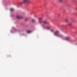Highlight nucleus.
<instances>
[{
	"instance_id": "nucleus-1",
	"label": "nucleus",
	"mask_w": 77,
	"mask_h": 77,
	"mask_svg": "<svg viewBox=\"0 0 77 77\" xmlns=\"http://www.w3.org/2000/svg\"><path fill=\"white\" fill-rule=\"evenodd\" d=\"M16 17L17 19H23V17L19 15H17Z\"/></svg>"
},
{
	"instance_id": "nucleus-2",
	"label": "nucleus",
	"mask_w": 77,
	"mask_h": 77,
	"mask_svg": "<svg viewBox=\"0 0 77 77\" xmlns=\"http://www.w3.org/2000/svg\"><path fill=\"white\" fill-rule=\"evenodd\" d=\"M59 33V31H57L55 32L54 33V35L55 36H58V34Z\"/></svg>"
},
{
	"instance_id": "nucleus-3",
	"label": "nucleus",
	"mask_w": 77,
	"mask_h": 77,
	"mask_svg": "<svg viewBox=\"0 0 77 77\" xmlns=\"http://www.w3.org/2000/svg\"><path fill=\"white\" fill-rule=\"evenodd\" d=\"M69 39H70L69 37H66L64 38V40H69Z\"/></svg>"
},
{
	"instance_id": "nucleus-4",
	"label": "nucleus",
	"mask_w": 77,
	"mask_h": 77,
	"mask_svg": "<svg viewBox=\"0 0 77 77\" xmlns=\"http://www.w3.org/2000/svg\"><path fill=\"white\" fill-rule=\"evenodd\" d=\"M57 17L58 18H59L61 17V14L60 13H58L57 14Z\"/></svg>"
},
{
	"instance_id": "nucleus-5",
	"label": "nucleus",
	"mask_w": 77,
	"mask_h": 77,
	"mask_svg": "<svg viewBox=\"0 0 77 77\" xmlns=\"http://www.w3.org/2000/svg\"><path fill=\"white\" fill-rule=\"evenodd\" d=\"M28 0H24L23 1V3H27Z\"/></svg>"
},
{
	"instance_id": "nucleus-6",
	"label": "nucleus",
	"mask_w": 77,
	"mask_h": 77,
	"mask_svg": "<svg viewBox=\"0 0 77 77\" xmlns=\"http://www.w3.org/2000/svg\"><path fill=\"white\" fill-rule=\"evenodd\" d=\"M32 32V31L29 30V31H28L27 32V33H31Z\"/></svg>"
},
{
	"instance_id": "nucleus-7",
	"label": "nucleus",
	"mask_w": 77,
	"mask_h": 77,
	"mask_svg": "<svg viewBox=\"0 0 77 77\" xmlns=\"http://www.w3.org/2000/svg\"><path fill=\"white\" fill-rule=\"evenodd\" d=\"M46 29H47L48 30H49L50 29V27L49 26H47L46 27Z\"/></svg>"
},
{
	"instance_id": "nucleus-8",
	"label": "nucleus",
	"mask_w": 77,
	"mask_h": 77,
	"mask_svg": "<svg viewBox=\"0 0 77 77\" xmlns=\"http://www.w3.org/2000/svg\"><path fill=\"white\" fill-rule=\"evenodd\" d=\"M31 3V1L28 0V2H27V3Z\"/></svg>"
},
{
	"instance_id": "nucleus-9",
	"label": "nucleus",
	"mask_w": 77,
	"mask_h": 77,
	"mask_svg": "<svg viewBox=\"0 0 77 77\" xmlns=\"http://www.w3.org/2000/svg\"><path fill=\"white\" fill-rule=\"evenodd\" d=\"M38 19H39V20H43V17H40Z\"/></svg>"
},
{
	"instance_id": "nucleus-10",
	"label": "nucleus",
	"mask_w": 77,
	"mask_h": 77,
	"mask_svg": "<svg viewBox=\"0 0 77 77\" xmlns=\"http://www.w3.org/2000/svg\"><path fill=\"white\" fill-rule=\"evenodd\" d=\"M10 11H11L12 12V11H14V9H12V8H11V9H10Z\"/></svg>"
},
{
	"instance_id": "nucleus-11",
	"label": "nucleus",
	"mask_w": 77,
	"mask_h": 77,
	"mask_svg": "<svg viewBox=\"0 0 77 77\" xmlns=\"http://www.w3.org/2000/svg\"><path fill=\"white\" fill-rule=\"evenodd\" d=\"M44 24H47V21H44Z\"/></svg>"
},
{
	"instance_id": "nucleus-12",
	"label": "nucleus",
	"mask_w": 77,
	"mask_h": 77,
	"mask_svg": "<svg viewBox=\"0 0 77 77\" xmlns=\"http://www.w3.org/2000/svg\"><path fill=\"white\" fill-rule=\"evenodd\" d=\"M57 13H55L54 14V16H57Z\"/></svg>"
},
{
	"instance_id": "nucleus-13",
	"label": "nucleus",
	"mask_w": 77,
	"mask_h": 77,
	"mask_svg": "<svg viewBox=\"0 0 77 77\" xmlns=\"http://www.w3.org/2000/svg\"><path fill=\"white\" fill-rule=\"evenodd\" d=\"M69 26H72V24L71 23H69Z\"/></svg>"
},
{
	"instance_id": "nucleus-14",
	"label": "nucleus",
	"mask_w": 77,
	"mask_h": 77,
	"mask_svg": "<svg viewBox=\"0 0 77 77\" xmlns=\"http://www.w3.org/2000/svg\"><path fill=\"white\" fill-rule=\"evenodd\" d=\"M23 2H20L19 3V5H22V4H23Z\"/></svg>"
},
{
	"instance_id": "nucleus-15",
	"label": "nucleus",
	"mask_w": 77,
	"mask_h": 77,
	"mask_svg": "<svg viewBox=\"0 0 77 77\" xmlns=\"http://www.w3.org/2000/svg\"><path fill=\"white\" fill-rule=\"evenodd\" d=\"M66 22H68V20H65Z\"/></svg>"
},
{
	"instance_id": "nucleus-16",
	"label": "nucleus",
	"mask_w": 77,
	"mask_h": 77,
	"mask_svg": "<svg viewBox=\"0 0 77 77\" xmlns=\"http://www.w3.org/2000/svg\"><path fill=\"white\" fill-rule=\"evenodd\" d=\"M34 17L35 18H37V16L36 15H34Z\"/></svg>"
},
{
	"instance_id": "nucleus-17",
	"label": "nucleus",
	"mask_w": 77,
	"mask_h": 77,
	"mask_svg": "<svg viewBox=\"0 0 77 77\" xmlns=\"http://www.w3.org/2000/svg\"><path fill=\"white\" fill-rule=\"evenodd\" d=\"M32 22H33V23H34V22H35V20H32Z\"/></svg>"
},
{
	"instance_id": "nucleus-18",
	"label": "nucleus",
	"mask_w": 77,
	"mask_h": 77,
	"mask_svg": "<svg viewBox=\"0 0 77 77\" xmlns=\"http://www.w3.org/2000/svg\"><path fill=\"white\" fill-rule=\"evenodd\" d=\"M62 0H60V2H62Z\"/></svg>"
},
{
	"instance_id": "nucleus-19",
	"label": "nucleus",
	"mask_w": 77,
	"mask_h": 77,
	"mask_svg": "<svg viewBox=\"0 0 77 77\" xmlns=\"http://www.w3.org/2000/svg\"><path fill=\"white\" fill-rule=\"evenodd\" d=\"M51 31H52V32H54V31L53 30H51Z\"/></svg>"
}]
</instances>
